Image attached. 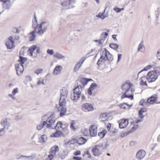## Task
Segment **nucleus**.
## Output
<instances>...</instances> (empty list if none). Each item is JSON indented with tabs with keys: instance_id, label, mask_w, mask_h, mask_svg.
<instances>
[{
	"instance_id": "nucleus-1",
	"label": "nucleus",
	"mask_w": 160,
	"mask_h": 160,
	"mask_svg": "<svg viewBox=\"0 0 160 160\" xmlns=\"http://www.w3.org/2000/svg\"><path fill=\"white\" fill-rule=\"evenodd\" d=\"M102 55L101 56L100 58L98 60L97 64L98 65L102 64V60L104 61L109 60L112 61L113 60L112 55L109 52L106 48L104 51H102Z\"/></svg>"
},
{
	"instance_id": "nucleus-2",
	"label": "nucleus",
	"mask_w": 160,
	"mask_h": 160,
	"mask_svg": "<svg viewBox=\"0 0 160 160\" xmlns=\"http://www.w3.org/2000/svg\"><path fill=\"white\" fill-rule=\"evenodd\" d=\"M49 24L48 22H43L41 23L38 29L35 30V31L39 35L42 36L45 32Z\"/></svg>"
},
{
	"instance_id": "nucleus-3",
	"label": "nucleus",
	"mask_w": 160,
	"mask_h": 160,
	"mask_svg": "<svg viewBox=\"0 0 160 160\" xmlns=\"http://www.w3.org/2000/svg\"><path fill=\"white\" fill-rule=\"evenodd\" d=\"M66 104V103L64 104L59 102V105H57L54 108L55 110L58 112H60V116L61 117L64 115L67 112V109L65 107Z\"/></svg>"
},
{
	"instance_id": "nucleus-4",
	"label": "nucleus",
	"mask_w": 160,
	"mask_h": 160,
	"mask_svg": "<svg viewBox=\"0 0 160 160\" xmlns=\"http://www.w3.org/2000/svg\"><path fill=\"white\" fill-rule=\"evenodd\" d=\"M60 98L59 102L65 104L66 103V99L68 95V91L66 88L63 87L60 90Z\"/></svg>"
},
{
	"instance_id": "nucleus-5",
	"label": "nucleus",
	"mask_w": 160,
	"mask_h": 160,
	"mask_svg": "<svg viewBox=\"0 0 160 160\" xmlns=\"http://www.w3.org/2000/svg\"><path fill=\"white\" fill-rule=\"evenodd\" d=\"M82 91V88L80 85L77 86L73 89V97L72 98L73 102H76L79 98L80 95H81Z\"/></svg>"
},
{
	"instance_id": "nucleus-6",
	"label": "nucleus",
	"mask_w": 160,
	"mask_h": 160,
	"mask_svg": "<svg viewBox=\"0 0 160 160\" xmlns=\"http://www.w3.org/2000/svg\"><path fill=\"white\" fill-rule=\"evenodd\" d=\"M76 2V0H66L61 3V5L63 9L72 8L75 7Z\"/></svg>"
},
{
	"instance_id": "nucleus-7",
	"label": "nucleus",
	"mask_w": 160,
	"mask_h": 160,
	"mask_svg": "<svg viewBox=\"0 0 160 160\" xmlns=\"http://www.w3.org/2000/svg\"><path fill=\"white\" fill-rule=\"evenodd\" d=\"M56 121V119L54 115H51L46 121V127L48 128H54V125H55Z\"/></svg>"
},
{
	"instance_id": "nucleus-8",
	"label": "nucleus",
	"mask_w": 160,
	"mask_h": 160,
	"mask_svg": "<svg viewBox=\"0 0 160 160\" xmlns=\"http://www.w3.org/2000/svg\"><path fill=\"white\" fill-rule=\"evenodd\" d=\"M132 89L131 88L125 91L124 93L122 95L121 97V99L125 98H128L132 100L133 98V96L132 94Z\"/></svg>"
},
{
	"instance_id": "nucleus-9",
	"label": "nucleus",
	"mask_w": 160,
	"mask_h": 160,
	"mask_svg": "<svg viewBox=\"0 0 160 160\" xmlns=\"http://www.w3.org/2000/svg\"><path fill=\"white\" fill-rule=\"evenodd\" d=\"M59 150V147L57 145H55L52 147L50 152V155H48V158L49 159L48 160L46 159L45 160H51L54 155L56 154V153Z\"/></svg>"
},
{
	"instance_id": "nucleus-10",
	"label": "nucleus",
	"mask_w": 160,
	"mask_h": 160,
	"mask_svg": "<svg viewBox=\"0 0 160 160\" xmlns=\"http://www.w3.org/2000/svg\"><path fill=\"white\" fill-rule=\"evenodd\" d=\"M158 76L154 71L148 72L147 75V78L149 82H153L156 80Z\"/></svg>"
},
{
	"instance_id": "nucleus-11",
	"label": "nucleus",
	"mask_w": 160,
	"mask_h": 160,
	"mask_svg": "<svg viewBox=\"0 0 160 160\" xmlns=\"http://www.w3.org/2000/svg\"><path fill=\"white\" fill-rule=\"evenodd\" d=\"M14 43L13 37L10 36L8 38L7 41L6 42L5 44L8 48L12 49L15 47Z\"/></svg>"
},
{
	"instance_id": "nucleus-12",
	"label": "nucleus",
	"mask_w": 160,
	"mask_h": 160,
	"mask_svg": "<svg viewBox=\"0 0 160 160\" xmlns=\"http://www.w3.org/2000/svg\"><path fill=\"white\" fill-rule=\"evenodd\" d=\"M82 109L85 112H89L94 110L92 105L88 103H85L82 105Z\"/></svg>"
},
{
	"instance_id": "nucleus-13",
	"label": "nucleus",
	"mask_w": 160,
	"mask_h": 160,
	"mask_svg": "<svg viewBox=\"0 0 160 160\" xmlns=\"http://www.w3.org/2000/svg\"><path fill=\"white\" fill-rule=\"evenodd\" d=\"M15 66L17 75L19 76L21 75L24 71L23 65L19 64H16Z\"/></svg>"
},
{
	"instance_id": "nucleus-14",
	"label": "nucleus",
	"mask_w": 160,
	"mask_h": 160,
	"mask_svg": "<svg viewBox=\"0 0 160 160\" xmlns=\"http://www.w3.org/2000/svg\"><path fill=\"white\" fill-rule=\"evenodd\" d=\"M1 124L3 127V128L8 129L10 126L9 119L5 118L2 119L1 122Z\"/></svg>"
},
{
	"instance_id": "nucleus-15",
	"label": "nucleus",
	"mask_w": 160,
	"mask_h": 160,
	"mask_svg": "<svg viewBox=\"0 0 160 160\" xmlns=\"http://www.w3.org/2000/svg\"><path fill=\"white\" fill-rule=\"evenodd\" d=\"M90 135L91 137H95L97 134V130L94 125H92L89 129Z\"/></svg>"
},
{
	"instance_id": "nucleus-16",
	"label": "nucleus",
	"mask_w": 160,
	"mask_h": 160,
	"mask_svg": "<svg viewBox=\"0 0 160 160\" xmlns=\"http://www.w3.org/2000/svg\"><path fill=\"white\" fill-rule=\"evenodd\" d=\"M145 152L144 150H139L137 153L136 158L138 159H142L145 156Z\"/></svg>"
},
{
	"instance_id": "nucleus-17",
	"label": "nucleus",
	"mask_w": 160,
	"mask_h": 160,
	"mask_svg": "<svg viewBox=\"0 0 160 160\" xmlns=\"http://www.w3.org/2000/svg\"><path fill=\"white\" fill-rule=\"evenodd\" d=\"M128 124V120L126 119H123L119 123V127L120 128H126Z\"/></svg>"
},
{
	"instance_id": "nucleus-18",
	"label": "nucleus",
	"mask_w": 160,
	"mask_h": 160,
	"mask_svg": "<svg viewBox=\"0 0 160 160\" xmlns=\"http://www.w3.org/2000/svg\"><path fill=\"white\" fill-rule=\"evenodd\" d=\"M99 147V146H95L92 149V152L93 155L96 156L100 154Z\"/></svg>"
},
{
	"instance_id": "nucleus-19",
	"label": "nucleus",
	"mask_w": 160,
	"mask_h": 160,
	"mask_svg": "<svg viewBox=\"0 0 160 160\" xmlns=\"http://www.w3.org/2000/svg\"><path fill=\"white\" fill-rule=\"evenodd\" d=\"M62 69V66L58 65L56 66L54 70L53 74L57 75L60 74Z\"/></svg>"
},
{
	"instance_id": "nucleus-20",
	"label": "nucleus",
	"mask_w": 160,
	"mask_h": 160,
	"mask_svg": "<svg viewBox=\"0 0 160 160\" xmlns=\"http://www.w3.org/2000/svg\"><path fill=\"white\" fill-rule=\"evenodd\" d=\"M73 141H74L75 142H77L78 144L79 145H81L84 144L87 141V140L82 137L79 138L78 140L76 139L73 140Z\"/></svg>"
},
{
	"instance_id": "nucleus-21",
	"label": "nucleus",
	"mask_w": 160,
	"mask_h": 160,
	"mask_svg": "<svg viewBox=\"0 0 160 160\" xmlns=\"http://www.w3.org/2000/svg\"><path fill=\"white\" fill-rule=\"evenodd\" d=\"M97 87V84L95 83H92L90 87L88 90V93L89 95H91L92 94V91H93Z\"/></svg>"
},
{
	"instance_id": "nucleus-22",
	"label": "nucleus",
	"mask_w": 160,
	"mask_h": 160,
	"mask_svg": "<svg viewBox=\"0 0 160 160\" xmlns=\"http://www.w3.org/2000/svg\"><path fill=\"white\" fill-rule=\"evenodd\" d=\"M132 85L129 83H125L123 84L122 87V90L125 91L131 88Z\"/></svg>"
},
{
	"instance_id": "nucleus-23",
	"label": "nucleus",
	"mask_w": 160,
	"mask_h": 160,
	"mask_svg": "<svg viewBox=\"0 0 160 160\" xmlns=\"http://www.w3.org/2000/svg\"><path fill=\"white\" fill-rule=\"evenodd\" d=\"M108 119V117L107 113H102L101 114L99 117V120L102 122L107 120Z\"/></svg>"
},
{
	"instance_id": "nucleus-24",
	"label": "nucleus",
	"mask_w": 160,
	"mask_h": 160,
	"mask_svg": "<svg viewBox=\"0 0 160 160\" xmlns=\"http://www.w3.org/2000/svg\"><path fill=\"white\" fill-rule=\"evenodd\" d=\"M12 6V4L10 0H8L3 3V8L5 9H10L11 8Z\"/></svg>"
},
{
	"instance_id": "nucleus-25",
	"label": "nucleus",
	"mask_w": 160,
	"mask_h": 160,
	"mask_svg": "<svg viewBox=\"0 0 160 160\" xmlns=\"http://www.w3.org/2000/svg\"><path fill=\"white\" fill-rule=\"evenodd\" d=\"M107 7H106L105 9L104 10L103 12L102 13H99L98 15L96 16V17H99L100 18L102 19H104L105 18L107 17L108 16V15L107 14H104L105 11L106 10V8Z\"/></svg>"
},
{
	"instance_id": "nucleus-26",
	"label": "nucleus",
	"mask_w": 160,
	"mask_h": 160,
	"mask_svg": "<svg viewBox=\"0 0 160 160\" xmlns=\"http://www.w3.org/2000/svg\"><path fill=\"white\" fill-rule=\"evenodd\" d=\"M32 25L33 28H35V30H36V29H38V24L37 20V17L35 15H34V19L32 21Z\"/></svg>"
},
{
	"instance_id": "nucleus-27",
	"label": "nucleus",
	"mask_w": 160,
	"mask_h": 160,
	"mask_svg": "<svg viewBox=\"0 0 160 160\" xmlns=\"http://www.w3.org/2000/svg\"><path fill=\"white\" fill-rule=\"evenodd\" d=\"M157 97L154 96H151L147 100V102L150 104H153L157 100Z\"/></svg>"
},
{
	"instance_id": "nucleus-28",
	"label": "nucleus",
	"mask_w": 160,
	"mask_h": 160,
	"mask_svg": "<svg viewBox=\"0 0 160 160\" xmlns=\"http://www.w3.org/2000/svg\"><path fill=\"white\" fill-rule=\"evenodd\" d=\"M63 136V133L59 130H56V132L53 133V136L54 137H60Z\"/></svg>"
},
{
	"instance_id": "nucleus-29",
	"label": "nucleus",
	"mask_w": 160,
	"mask_h": 160,
	"mask_svg": "<svg viewBox=\"0 0 160 160\" xmlns=\"http://www.w3.org/2000/svg\"><path fill=\"white\" fill-rule=\"evenodd\" d=\"M38 33L35 31V30L31 32L30 33V36L29 37V40L31 41H33L35 39V33Z\"/></svg>"
},
{
	"instance_id": "nucleus-30",
	"label": "nucleus",
	"mask_w": 160,
	"mask_h": 160,
	"mask_svg": "<svg viewBox=\"0 0 160 160\" xmlns=\"http://www.w3.org/2000/svg\"><path fill=\"white\" fill-rule=\"evenodd\" d=\"M27 58H24L20 56L19 57V59L18 60V61L20 62L19 64L23 65L27 61Z\"/></svg>"
},
{
	"instance_id": "nucleus-31",
	"label": "nucleus",
	"mask_w": 160,
	"mask_h": 160,
	"mask_svg": "<svg viewBox=\"0 0 160 160\" xmlns=\"http://www.w3.org/2000/svg\"><path fill=\"white\" fill-rule=\"evenodd\" d=\"M68 153L67 150H65L62 151V153L59 154V157L62 159H64L67 156Z\"/></svg>"
},
{
	"instance_id": "nucleus-32",
	"label": "nucleus",
	"mask_w": 160,
	"mask_h": 160,
	"mask_svg": "<svg viewBox=\"0 0 160 160\" xmlns=\"http://www.w3.org/2000/svg\"><path fill=\"white\" fill-rule=\"evenodd\" d=\"M37 48V46L35 45H33L31 47L28 49V51L30 53V56H33V52Z\"/></svg>"
},
{
	"instance_id": "nucleus-33",
	"label": "nucleus",
	"mask_w": 160,
	"mask_h": 160,
	"mask_svg": "<svg viewBox=\"0 0 160 160\" xmlns=\"http://www.w3.org/2000/svg\"><path fill=\"white\" fill-rule=\"evenodd\" d=\"M91 79H88L87 78H82L80 80V82L82 85L84 86L87 84L88 82L92 80Z\"/></svg>"
},
{
	"instance_id": "nucleus-34",
	"label": "nucleus",
	"mask_w": 160,
	"mask_h": 160,
	"mask_svg": "<svg viewBox=\"0 0 160 160\" xmlns=\"http://www.w3.org/2000/svg\"><path fill=\"white\" fill-rule=\"evenodd\" d=\"M54 57L58 59H62L65 58V56L58 52L56 53L54 55Z\"/></svg>"
},
{
	"instance_id": "nucleus-35",
	"label": "nucleus",
	"mask_w": 160,
	"mask_h": 160,
	"mask_svg": "<svg viewBox=\"0 0 160 160\" xmlns=\"http://www.w3.org/2000/svg\"><path fill=\"white\" fill-rule=\"evenodd\" d=\"M62 123L60 122H58L56 125H54V128H55L56 130H59L60 128H62V127H63V125H62Z\"/></svg>"
},
{
	"instance_id": "nucleus-36",
	"label": "nucleus",
	"mask_w": 160,
	"mask_h": 160,
	"mask_svg": "<svg viewBox=\"0 0 160 160\" xmlns=\"http://www.w3.org/2000/svg\"><path fill=\"white\" fill-rule=\"evenodd\" d=\"M45 125H46V121H44L42 123H41L37 126V129L38 130H40L43 128Z\"/></svg>"
},
{
	"instance_id": "nucleus-37",
	"label": "nucleus",
	"mask_w": 160,
	"mask_h": 160,
	"mask_svg": "<svg viewBox=\"0 0 160 160\" xmlns=\"http://www.w3.org/2000/svg\"><path fill=\"white\" fill-rule=\"evenodd\" d=\"M81 65L80 64V62H78L74 67L73 70L74 72H76L78 71Z\"/></svg>"
},
{
	"instance_id": "nucleus-38",
	"label": "nucleus",
	"mask_w": 160,
	"mask_h": 160,
	"mask_svg": "<svg viewBox=\"0 0 160 160\" xmlns=\"http://www.w3.org/2000/svg\"><path fill=\"white\" fill-rule=\"evenodd\" d=\"M138 124H134L131 130L128 132V133H129L131 132H133L136 130L138 128Z\"/></svg>"
},
{
	"instance_id": "nucleus-39",
	"label": "nucleus",
	"mask_w": 160,
	"mask_h": 160,
	"mask_svg": "<svg viewBox=\"0 0 160 160\" xmlns=\"http://www.w3.org/2000/svg\"><path fill=\"white\" fill-rule=\"evenodd\" d=\"M146 109L145 108H142L140 109L139 111V117L142 118L143 117V116L142 113L144 112H146Z\"/></svg>"
},
{
	"instance_id": "nucleus-40",
	"label": "nucleus",
	"mask_w": 160,
	"mask_h": 160,
	"mask_svg": "<svg viewBox=\"0 0 160 160\" xmlns=\"http://www.w3.org/2000/svg\"><path fill=\"white\" fill-rule=\"evenodd\" d=\"M35 156H34V155L26 156L22 155L20 156V158H25V159H32Z\"/></svg>"
},
{
	"instance_id": "nucleus-41",
	"label": "nucleus",
	"mask_w": 160,
	"mask_h": 160,
	"mask_svg": "<svg viewBox=\"0 0 160 160\" xmlns=\"http://www.w3.org/2000/svg\"><path fill=\"white\" fill-rule=\"evenodd\" d=\"M109 46L114 50H116L119 47L118 45L115 43H111L109 45Z\"/></svg>"
},
{
	"instance_id": "nucleus-42",
	"label": "nucleus",
	"mask_w": 160,
	"mask_h": 160,
	"mask_svg": "<svg viewBox=\"0 0 160 160\" xmlns=\"http://www.w3.org/2000/svg\"><path fill=\"white\" fill-rule=\"evenodd\" d=\"M47 139V136L45 134L42 135L40 138V140L43 142H45Z\"/></svg>"
},
{
	"instance_id": "nucleus-43",
	"label": "nucleus",
	"mask_w": 160,
	"mask_h": 160,
	"mask_svg": "<svg viewBox=\"0 0 160 160\" xmlns=\"http://www.w3.org/2000/svg\"><path fill=\"white\" fill-rule=\"evenodd\" d=\"M108 33L106 32H103L101 35V39H103V41L106 38L108 35Z\"/></svg>"
},
{
	"instance_id": "nucleus-44",
	"label": "nucleus",
	"mask_w": 160,
	"mask_h": 160,
	"mask_svg": "<svg viewBox=\"0 0 160 160\" xmlns=\"http://www.w3.org/2000/svg\"><path fill=\"white\" fill-rule=\"evenodd\" d=\"M142 42L143 41H142V42L139 45V47L138 49V52L139 51H142V50H143V48H144V46L142 44Z\"/></svg>"
},
{
	"instance_id": "nucleus-45",
	"label": "nucleus",
	"mask_w": 160,
	"mask_h": 160,
	"mask_svg": "<svg viewBox=\"0 0 160 160\" xmlns=\"http://www.w3.org/2000/svg\"><path fill=\"white\" fill-rule=\"evenodd\" d=\"M156 14L157 19L158 18L159 16L160 15V6H158L157 8V10L155 11Z\"/></svg>"
},
{
	"instance_id": "nucleus-46",
	"label": "nucleus",
	"mask_w": 160,
	"mask_h": 160,
	"mask_svg": "<svg viewBox=\"0 0 160 160\" xmlns=\"http://www.w3.org/2000/svg\"><path fill=\"white\" fill-rule=\"evenodd\" d=\"M106 132V131H103L102 132H99L98 133V135L100 137V138H102L104 137Z\"/></svg>"
},
{
	"instance_id": "nucleus-47",
	"label": "nucleus",
	"mask_w": 160,
	"mask_h": 160,
	"mask_svg": "<svg viewBox=\"0 0 160 160\" xmlns=\"http://www.w3.org/2000/svg\"><path fill=\"white\" fill-rule=\"evenodd\" d=\"M155 74L158 76V75H160V67L157 68L155 69L154 71Z\"/></svg>"
},
{
	"instance_id": "nucleus-48",
	"label": "nucleus",
	"mask_w": 160,
	"mask_h": 160,
	"mask_svg": "<svg viewBox=\"0 0 160 160\" xmlns=\"http://www.w3.org/2000/svg\"><path fill=\"white\" fill-rule=\"evenodd\" d=\"M6 132L5 129L3 128L0 129V136H3Z\"/></svg>"
},
{
	"instance_id": "nucleus-49",
	"label": "nucleus",
	"mask_w": 160,
	"mask_h": 160,
	"mask_svg": "<svg viewBox=\"0 0 160 160\" xmlns=\"http://www.w3.org/2000/svg\"><path fill=\"white\" fill-rule=\"evenodd\" d=\"M126 105H127V106H128V104H127L126 103L124 102L120 104L119 105V106L121 108L125 109L126 108L125 106Z\"/></svg>"
},
{
	"instance_id": "nucleus-50",
	"label": "nucleus",
	"mask_w": 160,
	"mask_h": 160,
	"mask_svg": "<svg viewBox=\"0 0 160 160\" xmlns=\"http://www.w3.org/2000/svg\"><path fill=\"white\" fill-rule=\"evenodd\" d=\"M152 67L150 65H148L145 67L141 71L139 72L138 73V74L140 73L141 72L144 71H147L149 69H150V68Z\"/></svg>"
},
{
	"instance_id": "nucleus-51",
	"label": "nucleus",
	"mask_w": 160,
	"mask_h": 160,
	"mask_svg": "<svg viewBox=\"0 0 160 160\" xmlns=\"http://www.w3.org/2000/svg\"><path fill=\"white\" fill-rule=\"evenodd\" d=\"M43 71V70L42 69L38 68V69H36L35 71V72L38 75L40 73L42 72Z\"/></svg>"
},
{
	"instance_id": "nucleus-52",
	"label": "nucleus",
	"mask_w": 160,
	"mask_h": 160,
	"mask_svg": "<svg viewBox=\"0 0 160 160\" xmlns=\"http://www.w3.org/2000/svg\"><path fill=\"white\" fill-rule=\"evenodd\" d=\"M54 51L53 49H48L47 50V53L50 55H52L54 53Z\"/></svg>"
},
{
	"instance_id": "nucleus-53",
	"label": "nucleus",
	"mask_w": 160,
	"mask_h": 160,
	"mask_svg": "<svg viewBox=\"0 0 160 160\" xmlns=\"http://www.w3.org/2000/svg\"><path fill=\"white\" fill-rule=\"evenodd\" d=\"M62 125H63V127H62V130H64V129H67V128L68 126V125L67 123H65V124H62Z\"/></svg>"
},
{
	"instance_id": "nucleus-54",
	"label": "nucleus",
	"mask_w": 160,
	"mask_h": 160,
	"mask_svg": "<svg viewBox=\"0 0 160 160\" xmlns=\"http://www.w3.org/2000/svg\"><path fill=\"white\" fill-rule=\"evenodd\" d=\"M113 10L115 11L116 12H121L120 8H118L117 7H115L113 8Z\"/></svg>"
},
{
	"instance_id": "nucleus-55",
	"label": "nucleus",
	"mask_w": 160,
	"mask_h": 160,
	"mask_svg": "<svg viewBox=\"0 0 160 160\" xmlns=\"http://www.w3.org/2000/svg\"><path fill=\"white\" fill-rule=\"evenodd\" d=\"M86 59V57H83L81 58V59L78 62H80V64H81V65H82Z\"/></svg>"
},
{
	"instance_id": "nucleus-56",
	"label": "nucleus",
	"mask_w": 160,
	"mask_h": 160,
	"mask_svg": "<svg viewBox=\"0 0 160 160\" xmlns=\"http://www.w3.org/2000/svg\"><path fill=\"white\" fill-rule=\"evenodd\" d=\"M12 31L13 32L15 33H18L20 31L16 27L13 28L12 29Z\"/></svg>"
},
{
	"instance_id": "nucleus-57",
	"label": "nucleus",
	"mask_w": 160,
	"mask_h": 160,
	"mask_svg": "<svg viewBox=\"0 0 160 160\" xmlns=\"http://www.w3.org/2000/svg\"><path fill=\"white\" fill-rule=\"evenodd\" d=\"M84 154L88 155V158H91V154L88 151H86L84 152Z\"/></svg>"
},
{
	"instance_id": "nucleus-58",
	"label": "nucleus",
	"mask_w": 160,
	"mask_h": 160,
	"mask_svg": "<svg viewBox=\"0 0 160 160\" xmlns=\"http://www.w3.org/2000/svg\"><path fill=\"white\" fill-rule=\"evenodd\" d=\"M18 92V88H15L12 92V93L13 95H15L16 93Z\"/></svg>"
},
{
	"instance_id": "nucleus-59",
	"label": "nucleus",
	"mask_w": 160,
	"mask_h": 160,
	"mask_svg": "<svg viewBox=\"0 0 160 160\" xmlns=\"http://www.w3.org/2000/svg\"><path fill=\"white\" fill-rule=\"evenodd\" d=\"M82 159V158H80L77 156L74 157L72 159V160H81Z\"/></svg>"
},
{
	"instance_id": "nucleus-60",
	"label": "nucleus",
	"mask_w": 160,
	"mask_h": 160,
	"mask_svg": "<svg viewBox=\"0 0 160 160\" xmlns=\"http://www.w3.org/2000/svg\"><path fill=\"white\" fill-rule=\"evenodd\" d=\"M157 57L158 59L160 60V49H159L158 51Z\"/></svg>"
},
{
	"instance_id": "nucleus-61",
	"label": "nucleus",
	"mask_w": 160,
	"mask_h": 160,
	"mask_svg": "<svg viewBox=\"0 0 160 160\" xmlns=\"http://www.w3.org/2000/svg\"><path fill=\"white\" fill-rule=\"evenodd\" d=\"M22 119L21 117L19 116H16L15 118V119L17 121L21 120Z\"/></svg>"
},
{
	"instance_id": "nucleus-62",
	"label": "nucleus",
	"mask_w": 160,
	"mask_h": 160,
	"mask_svg": "<svg viewBox=\"0 0 160 160\" xmlns=\"http://www.w3.org/2000/svg\"><path fill=\"white\" fill-rule=\"evenodd\" d=\"M102 41H104L103 39H101L100 40H99L98 42V46H100L101 45H102L103 44V42H102Z\"/></svg>"
},
{
	"instance_id": "nucleus-63",
	"label": "nucleus",
	"mask_w": 160,
	"mask_h": 160,
	"mask_svg": "<svg viewBox=\"0 0 160 160\" xmlns=\"http://www.w3.org/2000/svg\"><path fill=\"white\" fill-rule=\"evenodd\" d=\"M43 81H44L43 79L42 81H39L38 82L37 84L38 85H40L42 84L43 85H44V83Z\"/></svg>"
},
{
	"instance_id": "nucleus-64",
	"label": "nucleus",
	"mask_w": 160,
	"mask_h": 160,
	"mask_svg": "<svg viewBox=\"0 0 160 160\" xmlns=\"http://www.w3.org/2000/svg\"><path fill=\"white\" fill-rule=\"evenodd\" d=\"M74 123H73L72 122L71 123V125H70V127L71 128H72L73 130H75L76 129L74 127Z\"/></svg>"
}]
</instances>
